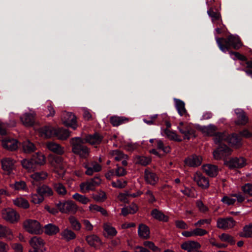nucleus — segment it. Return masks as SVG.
I'll use <instances>...</instances> for the list:
<instances>
[{
	"mask_svg": "<svg viewBox=\"0 0 252 252\" xmlns=\"http://www.w3.org/2000/svg\"><path fill=\"white\" fill-rule=\"evenodd\" d=\"M86 142L81 137H76L70 140L72 152L81 158L86 159L90 156V149L85 145Z\"/></svg>",
	"mask_w": 252,
	"mask_h": 252,
	"instance_id": "1",
	"label": "nucleus"
},
{
	"mask_svg": "<svg viewBox=\"0 0 252 252\" xmlns=\"http://www.w3.org/2000/svg\"><path fill=\"white\" fill-rule=\"evenodd\" d=\"M178 129L181 134L183 135L184 139L189 140L191 137H195V129L191 124L180 122Z\"/></svg>",
	"mask_w": 252,
	"mask_h": 252,
	"instance_id": "2",
	"label": "nucleus"
},
{
	"mask_svg": "<svg viewBox=\"0 0 252 252\" xmlns=\"http://www.w3.org/2000/svg\"><path fill=\"white\" fill-rule=\"evenodd\" d=\"M25 229L30 233L39 234L42 232L40 223L35 220H27L23 222Z\"/></svg>",
	"mask_w": 252,
	"mask_h": 252,
	"instance_id": "3",
	"label": "nucleus"
},
{
	"mask_svg": "<svg viewBox=\"0 0 252 252\" xmlns=\"http://www.w3.org/2000/svg\"><path fill=\"white\" fill-rule=\"evenodd\" d=\"M101 183V180L99 177H94L85 182L82 183L80 185V190L83 193L88 192L90 190H94Z\"/></svg>",
	"mask_w": 252,
	"mask_h": 252,
	"instance_id": "4",
	"label": "nucleus"
},
{
	"mask_svg": "<svg viewBox=\"0 0 252 252\" xmlns=\"http://www.w3.org/2000/svg\"><path fill=\"white\" fill-rule=\"evenodd\" d=\"M52 166L54 168V171L58 173L60 176H63L65 173V164L61 157H55L50 161Z\"/></svg>",
	"mask_w": 252,
	"mask_h": 252,
	"instance_id": "5",
	"label": "nucleus"
},
{
	"mask_svg": "<svg viewBox=\"0 0 252 252\" xmlns=\"http://www.w3.org/2000/svg\"><path fill=\"white\" fill-rule=\"evenodd\" d=\"M62 121L67 126L72 127L73 129L77 128V125L76 116L72 113L64 112L63 113Z\"/></svg>",
	"mask_w": 252,
	"mask_h": 252,
	"instance_id": "6",
	"label": "nucleus"
},
{
	"mask_svg": "<svg viewBox=\"0 0 252 252\" xmlns=\"http://www.w3.org/2000/svg\"><path fill=\"white\" fill-rule=\"evenodd\" d=\"M1 215L4 220L11 223L17 222L20 218L19 214L15 210L9 208L3 210Z\"/></svg>",
	"mask_w": 252,
	"mask_h": 252,
	"instance_id": "7",
	"label": "nucleus"
},
{
	"mask_svg": "<svg viewBox=\"0 0 252 252\" xmlns=\"http://www.w3.org/2000/svg\"><path fill=\"white\" fill-rule=\"evenodd\" d=\"M224 164L230 169L241 168L246 164L245 158L242 157L232 158L228 160H225Z\"/></svg>",
	"mask_w": 252,
	"mask_h": 252,
	"instance_id": "8",
	"label": "nucleus"
},
{
	"mask_svg": "<svg viewBox=\"0 0 252 252\" xmlns=\"http://www.w3.org/2000/svg\"><path fill=\"white\" fill-rule=\"evenodd\" d=\"M109 154L115 161H121L123 166L127 165V160L129 159V157L122 151L119 150H112L110 152Z\"/></svg>",
	"mask_w": 252,
	"mask_h": 252,
	"instance_id": "9",
	"label": "nucleus"
},
{
	"mask_svg": "<svg viewBox=\"0 0 252 252\" xmlns=\"http://www.w3.org/2000/svg\"><path fill=\"white\" fill-rule=\"evenodd\" d=\"M235 224L236 221L232 217L219 218L217 221V227L224 230L233 228Z\"/></svg>",
	"mask_w": 252,
	"mask_h": 252,
	"instance_id": "10",
	"label": "nucleus"
},
{
	"mask_svg": "<svg viewBox=\"0 0 252 252\" xmlns=\"http://www.w3.org/2000/svg\"><path fill=\"white\" fill-rule=\"evenodd\" d=\"M193 180L202 189H206L209 187L208 179L200 172H196L194 174Z\"/></svg>",
	"mask_w": 252,
	"mask_h": 252,
	"instance_id": "11",
	"label": "nucleus"
},
{
	"mask_svg": "<svg viewBox=\"0 0 252 252\" xmlns=\"http://www.w3.org/2000/svg\"><path fill=\"white\" fill-rule=\"evenodd\" d=\"M231 150L226 145H224L218 148L213 152V156L216 159H220L231 154Z\"/></svg>",
	"mask_w": 252,
	"mask_h": 252,
	"instance_id": "12",
	"label": "nucleus"
},
{
	"mask_svg": "<svg viewBox=\"0 0 252 252\" xmlns=\"http://www.w3.org/2000/svg\"><path fill=\"white\" fill-rule=\"evenodd\" d=\"M144 179L147 184L152 186L156 185L158 181V175L148 168L144 171Z\"/></svg>",
	"mask_w": 252,
	"mask_h": 252,
	"instance_id": "13",
	"label": "nucleus"
},
{
	"mask_svg": "<svg viewBox=\"0 0 252 252\" xmlns=\"http://www.w3.org/2000/svg\"><path fill=\"white\" fill-rule=\"evenodd\" d=\"M15 161L10 158H5L1 160L2 169L7 174H10L15 169Z\"/></svg>",
	"mask_w": 252,
	"mask_h": 252,
	"instance_id": "14",
	"label": "nucleus"
},
{
	"mask_svg": "<svg viewBox=\"0 0 252 252\" xmlns=\"http://www.w3.org/2000/svg\"><path fill=\"white\" fill-rule=\"evenodd\" d=\"M202 161V157L196 155L188 157L184 161L186 165L192 167H196L200 165Z\"/></svg>",
	"mask_w": 252,
	"mask_h": 252,
	"instance_id": "15",
	"label": "nucleus"
},
{
	"mask_svg": "<svg viewBox=\"0 0 252 252\" xmlns=\"http://www.w3.org/2000/svg\"><path fill=\"white\" fill-rule=\"evenodd\" d=\"M103 137L98 133L94 134H90L85 136L83 139L86 143H88L92 145H97L101 143Z\"/></svg>",
	"mask_w": 252,
	"mask_h": 252,
	"instance_id": "16",
	"label": "nucleus"
},
{
	"mask_svg": "<svg viewBox=\"0 0 252 252\" xmlns=\"http://www.w3.org/2000/svg\"><path fill=\"white\" fill-rule=\"evenodd\" d=\"M84 167L86 169L85 173L89 176L92 175L94 172H99L101 170V166L96 161L85 163Z\"/></svg>",
	"mask_w": 252,
	"mask_h": 252,
	"instance_id": "17",
	"label": "nucleus"
},
{
	"mask_svg": "<svg viewBox=\"0 0 252 252\" xmlns=\"http://www.w3.org/2000/svg\"><path fill=\"white\" fill-rule=\"evenodd\" d=\"M201 246L199 243L196 241H189L183 243L181 245L182 249L187 251L188 252H194L198 251Z\"/></svg>",
	"mask_w": 252,
	"mask_h": 252,
	"instance_id": "18",
	"label": "nucleus"
},
{
	"mask_svg": "<svg viewBox=\"0 0 252 252\" xmlns=\"http://www.w3.org/2000/svg\"><path fill=\"white\" fill-rule=\"evenodd\" d=\"M226 141L230 146L236 148L242 145L241 137L235 133L227 135Z\"/></svg>",
	"mask_w": 252,
	"mask_h": 252,
	"instance_id": "19",
	"label": "nucleus"
},
{
	"mask_svg": "<svg viewBox=\"0 0 252 252\" xmlns=\"http://www.w3.org/2000/svg\"><path fill=\"white\" fill-rule=\"evenodd\" d=\"M29 243L34 250H43L44 249H44L45 243L41 237L38 236L33 237L30 240Z\"/></svg>",
	"mask_w": 252,
	"mask_h": 252,
	"instance_id": "20",
	"label": "nucleus"
},
{
	"mask_svg": "<svg viewBox=\"0 0 252 252\" xmlns=\"http://www.w3.org/2000/svg\"><path fill=\"white\" fill-rule=\"evenodd\" d=\"M237 115V120L235 123L238 125H245L248 122V117L245 112L240 109H237L235 111Z\"/></svg>",
	"mask_w": 252,
	"mask_h": 252,
	"instance_id": "21",
	"label": "nucleus"
},
{
	"mask_svg": "<svg viewBox=\"0 0 252 252\" xmlns=\"http://www.w3.org/2000/svg\"><path fill=\"white\" fill-rule=\"evenodd\" d=\"M217 43L221 51L226 52L230 49V42L228 41V37L227 38H216Z\"/></svg>",
	"mask_w": 252,
	"mask_h": 252,
	"instance_id": "22",
	"label": "nucleus"
},
{
	"mask_svg": "<svg viewBox=\"0 0 252 252\" xmlns=\"http://www.w3.org/2000/svg\"><path fill=\"white\" fill-rule=\"evenodd\" d=\"M47 148L51 151L61 155L64 153V149L60 145L54 142H49L46 143Z\"/></svg>",
	"mask_w": 252,
	"mask_h": 252,
	"instance_id": "23",
	"label": "nucleus"
},
{
	"mask_svg": "<svg viewBox=\"0 0 252 252\" xmlns=\"http://www.w3.org/2000/svg\"><path fill=\"white\" fill-rule=\"evenodd\" d=\"M203 171L208 176L211 177H215L218 173V169L217 166L212 164H206L202 166Z\"/></svg>",
	"mask_w": 252,
	"mask_h": 252,
	"instance_id": "24",
	"label": "nucleus"
},
{
	"mask_svg": "<svg viewBox=\"0 0 252 252\" xmlns=\"http://www.w3.org/2000/svg\"><path fill=\"white\" fill-rule=\"evenodd\" d=\"M3 148L10 151H14L18 148V141L16 139H5L2 142Z\"/></svg>",
	"mask_w": 252,
	"mask_h": 252,
	"instance_id": "25",
	"label": "nucleus"
},
{
	"mask_svg": "<svg viewBox=\"0 0 252 252\" xmlns=\"http://www.w3.org/2000/svg\"><path fill=\"white\" fill-rule=\"evenodd\" d=\"M56 128L51 126H46L40 129V133L42 136L45 138H50L55 135Z\"/></svg>",
	"mask_w": 252,
	"mask_h": 252,
	"instance_id": "26",
	"label": "nucleus"
},
{
	"mask_svg": "<svg viewBox=\"0 0 252 252\" xmlns=\"http://www.w3.org/2000/svg\"><path fill=\"white\" fill-rule=\"evenodd\" d=\"M37 193L40 194L42 196H51L53 195L54 192L51 188L46 185H43L36 189Z\"/></svg>",
	"mask_w": 252,
	"mask_h": 252,
	"instance_id": "27",
	"label": "nucleus"
},
{
	"mask_svg": "<svg viewBox=\"0 0 252 252\" xmlns=\"http://www.w3.org/2000/svg\"><path fill=\"white\" fill-rule=\"evenodd\" d=\"M176 108L178 111L179 114L181 116H185L186 117H189V115L185 108V103L178 99H175Z\"/></svg>",
	"mask_w": 252,
	"mask_h": 252,
	"instance_id": "28",
	"label": "nucleus"
},
{
	"mask_svg": "<svg viewBox=\"0 0 252 252\" xmlns=\"http://www.w3.org/2000/svg\"><path fill=\"white\" fill-rule=\"evenodd\" d=\"M110 121L113 126H118L122 124L127 123L129 121V119L123 116H114L110 118Z\"/></svg>",
	"mask_w": 252,
	"mask_h": 252,
	"instance_id": "29",
	"label": "nucleus"
},
{
	"mask_svg": "<svg viewBox=\"0 0 252 252\" xmlns=\"http://www.w3.org/2000/svg\"><path fill=\"white\" fill-rule=\"evenodd\" d=\"M138 233L139 236L143 239H148L150 237V230L149 227L144 224L139 225Z\"/></svg>",
	"mask_w": 252,
	"mask_h": 252,
	"instance_id": "30",
	"label": "nucleus"
},
{
	"mask_svg": "<svg viewBox=\"0 0 252 252\" xmlns=\"http://www.w3.org/2000/svg\"><path fill=\"white\" fill-rule=\"evenodd\" d=\"M32 160L33 161L34 165H43L46 162L45 157L43 154L41 153L37 152L35 155H33L32 158Z\"/></svg>",
	"mask_w": 252,
	"mask_h": 252,
	"instance_id": "31",
	"label": "nucleus"
},
{
	"mask_svg": "<svg viewBox=\"0 0 252 252\" xmlns=\"http://www.w3.org/2000/svg\"><path fill=\"white\" fill-rule=\"evenodd\" d=\"M70 136L69 131L63 128H57L55 136L60 140H66Z\"/></svg>",
	"mask_w": 252,
	"mask_h": 252,
	"instance_id": "32",
	"label": "nucleus"
},
{
	"mask_svg": "<svg viewBox=\"0 0 252 252\" xmlns=\"http://www.w3.org/2000/svg\"><path fill=\"white\" fill-rule=\"evenodd\" d=\"M23 151L25 153H31L34 152L36 149V146L34 143L27 140L22 143Z\"/></svg>",
	"mask_w": 252,
	"mask_h": 252,
	"instance_id": "33",
	"label": "nucleus"
},
{
	"mask_svg": "<svg viewBox=\"0 0 252 252\" xmlns=\"http://www.w3.org/2000/svg\"><path fill=\"white\" fill-rule=\"evenodd\" d=\"M228 41L230 42V47H232L235 49H238L242 46L240 38L237 36L233 35L228 36Z\"/></svg>",
	"mask_w": 252,
	"mask_h": 252,
	"instance_id": "34",
	"label": "nucleus"
},
{
	"mask_svg": "<svg viewBox=\"0 0 252 252\" xmlns=\"http://www.w3.org/2000/svg\"><path fill=\"white\" fill-rule=\"evenodd\" d=\"M151 215L154 219L159 221L166 222L168 220V217L165 215L162 212L157 209L153 210Z\"/></svg>",
	"mask_w": 252,
	"mask_h": 252,
	"instance_id": "35",
	"label": "nucleus"
},
{
	"mask_svg": "<svg viewBox=\"0 0 252 252\" xmlns=\"http://www.w3.org/2000/svg\"><path fill=\"white\" fill-rule=\"evenodd\" d=\"M65 205V213L66 214L72 213L75 214L78 209V207L76 204L72 201L68 200L66 201Z\"/></svg>",
	"mask_w": 252,
	"mask_h": 252,
	"instance_id": "36",
	"label": "nucleus"
},
{
	"mask_svg": "<svg viewBox=\"0 0 252 252\" xmlns=\"http://www.w3.org/2000/svg\"><path fill=\"white\" fill-rule=\"evenodd\" d=\"M53 187L58 194L60 196H63L67 193L65 187L61 183H54L53 184Z\"/></svg>",
	"mask_w": 252,
	"mask_h": 252,
	"instance_id": "37",
	"label": "nucleus"
},
{
	"mask_svg": "<svg viewBox=\"0 0 252 252\" xmlns=\"http://www.w3.org/2000/svg\"><path fill=\"white\" fill-rule=\"evenodd\" d=\"M44 228L45 233L48 235L56 234L60 231L59 227L52 223L45 225Z\"/></svg>",
	"mask_w": 252,
	"mask_h": 252,
	"instance_id": "38",
	"label": "nucleus"
},
{
	"mask_svg": "<svg viewBox=\"0 0 252 252\" xmlns=\"http://www.w3.org/2000/svg\"><path fill=\"white\" fill-rule=\"evenodd\" d=\"M21 121L26 126H31L34 123V117L29 113H26L20 118Z\"/></svg>",
	"mask_w": 252,
	"mask_h": 252,
	"instance_id": "39",
	"label": "nucleus"
},
{
	"mask_svg": "<svg viewBox=\"0 0 252 252\" xmlns=\"http://www.w3.org/2000/svg\"><path fill=\"white\" fill-rule=\"evenodd\" d=\"M31 178L35 181H41L45 180L48 177V173L45 171L36 172L30 175Z\"/></svg>",
	"mask_w": 252,
	"mask_h": 252,
	"instance_id": "40",
	"label": "nucleus"
},
{
	"mask_svg": "<svg viewBox=\"0 0 252 252\" xmlns=\"http://www.w3.org/2000/svg\"><path fill=\"white\" fill-rule=\"evenodd\" d=\"M86 240L88 244L92 247H95L100 243L99 238L95 235L87 236Z\"/></svg>",
	"mask_w": 252,
	"mask_h": 252,
	"instance_id": "41",
	"label": "nucleus"
},
{
	"mask_svg": "<svg viewBox=\"0 0 252 252\" xmlns=\"http://www.w3.org/2000/svg\"><path fill=\"white\" fill-rule=\"evenodd\" d=\"M89 210L93 213L100 212L103 216H107V211L104 208L96 204H91L89 206Z\"/></svg>",
	"mask_w": 252,
	"mask_h": 252,
	"instance_id": "42",
	"label": "nucleus"
},
{
	"mask_svg": "<svg viewBox=\"0 0 252 252\" xmlns=\"http://www.w3.org/2000/svg\"><path fill=\"white\" fill-rule=\"evenodd\" d=\"M103 228L109 236L114 237L117 233L116 229L113 227L110 223H104L103 225Z\"/></svg>",
	"mask_w": 252,
	"mask_h": 252,
	"instance_id": "43",
	"label": "nucleus"
},
{
	"mask_svg": "<svg viewBox=\"0 0 252 252\" xmlns=\"http://www.w3.org/2000/svg\"><path fill=\"white\" fill-rule=\"evenodd\" d=\"M10 186L16 190L27 191L28 190V187L26 183L23 181H16L14 184H11Z\"/></svg>",
	"mask_w": 252,
	"mask_h": 252,
	"instance_id": "44",
	"label": "nucleus"
},
{
	"mask_svg": "<svg viewBox=\"0 0 252 252\" xmlns=\"http://www.w3.org/2000/svg\"><path fill=\"white\" fill-rule=\"evenodd\" d=\"M13 203L15 205L24 209H27L30 207L28 200L22 197L15 199L13 200Z\"/></svg>",
	"mask_w": 252,
	"mask_h": 252,
	"instance_id": "45",
	"label": "nucleus"
},
{
	"mask_svg": "<svg viewBox=\"0 0 252 252\" xmlns=\"http://www.w3.org/2000/svg\"><path fill=\"white\" fill-rule=\"evenodd\" d=\"M21 162L23 168L27 169L28 171H33L35 169L36 167L32 159L30 160L24 159L21 160Z\"/></svg>",
	"mask_w": 252,
	"mask_h": 252,
	"instance_id": "46",
	"label": "nucleus"
},
{
	"mask_svg": "<svg viewBox=\"0 0 252 252\" xmlns=\"http://www.w3.org/2000/svg\"><path fill=\"white\" fill-rule=\"evenodd\" d=\"M137 210V206L135 204H133L129 206L123 208L122 209L121 214L123 216H126L129 214H134L136 213Z\"/></svg>",
	"mask_w": 252,
	"mask_h": 252,
	"instance_id": "47",
	"label": "nucleus"
},
{
	"mask_svg": "<svg viewBox=\"0 0 252 252\" xmlns=\"http://www.w3.org/2000/svg\"><path fill=\"white\" fill-rule=\"evenodd\" d=\"M61 235L63 239L67 241H69L76 238V234L75 233L68 229H65L61 233Z\"/></svg>",
	"mask_w": 252,
	"mask_h": 252,
	"instance_id": "48",
	"label": "nucleus"
},
{
	"mask_svg": "<svg viewBox=\"0 0 252 252\" xmlns=\"http://www.w3.org/2000/svg\"><path fill=\"white\" fill-rule=\"evenodd\" d=\"M217 127L214 125H209L207 126H204L202 128L203 133L207 135L214 136L216 133Z\"/></svg>",
	"mask_w": 252,
	"mask_h": 252,
	"instance_id": "49",
	"label": "nucleus"
},
{
	"mask_svg": "<svg viewBox=\"0 0 252 252\" xmlns=\"http://www.w3.org/2000/svg\"><path fill=\"white\" fill-rule=\"evenodd\" d=\"M72 198L83 204H87L90 201V199L85 195H81L78 193L74 194Z\"/></svg>",
	"mask_w": 252,
	"mask_h": 252,
	"instance_id": "50",
	"label": "nucleus"
},
{
	"mask_svg": "<svg viewBox=\"0 0 252 252\" xmlns=\"http://www.w3.org/2000/svg\"><path fill=\"white\" fill-rule=\"evenodd\" d=\"M69 221L73 230L79 231L81 229V224L75 217L70 216L69 218Z\"/></svg>",
	"mask_w": 252,
	"mask_h": 252,
	"instance_id": "51",
	"label": "nucleus"
},
{
	"mask_svg": "<svg viewBox=\"0 0 252 252\" xmlns=\"http://www.w3.org/2000/svg\"><path fill=\"white\" fill-rule=\"evenodd\" d=\"M135 159L136 164H141L143 166H146L151 162V159L149 157L137 156Z\"/></svg>",
	"mask_w": 252,
	"mask_h": 252,
	"instance_id": "52",
	"label": "nucleus"
},
{
	"mask_svg": "<svg viewBox=\"0 0 252 252\" xmlns=\"http://www.w3.org/2000/svg\"><path fill=\"white\" fill-rule=\"evenodd\" d=\"M92 197L95 201L100 202L104 201L107 198L106 193L102 190H99L97 193L93 194Z\"/></svg>",
	"mask_w": 252,
	"mask_h": 252,
	"instance_id": "53",
	"label": "nucleus"
},
{
	"mask_svg": "<svg viewBox=\"0 0 252 252\" xmlns=\"http://www.w3.org/2000/svg\"><path fill=\"white\" fill-rule=\"evenodd\" d=\"M207 13L211 18L213 22L218 20H221L220 13L219 12L214 11L212 7H210L208 10Z\"/></svg>",
	"mask_w": 252,
	"mask_h": 252,
	"instance_id": "54",
	"label": "nucleus"
},
{
	"mask_svg": "<svg viewBox=\"0 0 252 252\" xmlns=\"http://www.w3.org/2000/svg\"><path fill=\"white\" fill-rule=\"evenodd\" d=\"M241 236L246 238L252 237V223L244 227Z\"/></svg>",
	"mask_w": 252,
	"mask_h": 252,
	"instance_id": "55",
	"label": "nucleus"
},
{
	"mask_svg": "<svg viewBox=\"0 0 252 252\" xmlns=\"http://www.w3.org/2000/svg\"><path fill=\"white\" fill-rule=\"evenodd\" d=\"M227 136L225 133H216L214 135V142L216 144H219L222 142L223 141H226Z\"/></svg>",
	"mask_w": 252,
	"mask_h": 252,
	"instance_id": "56",
	"label": "nucleus"
},
{
	"mask_svg": "<svg viewBox=\"0 0 252 252\" xmlns=\"http://www.w3.org/2000/svg\"><path fill=\"white\" fill-rule=\"evenodd\" d=\"M44 200V197L40 194L34 193L31 195V201L34 204H40Z\"/></svg>",
	"mask_w": 252,
	"mask_h": 252,
	"instance_id": "57",
	"label": "nucleus"
},
{
	"mask_svg": "<svg viewBox=\"0 0 252 252\" xmlns=\"http://www.w3.org/2000/svg\"><path fill=\"white\" fill-rule=\"evenodd\" d=\"M219 238L221 241L228 242L231 245H234L235 244V241L233 237L228 234L223 233L219 236Z\"/></svg>",
	"mask_w": 252,
	"mask_h": 252,
	"instance_id": "58",
	"label": "nucleus"
},
{
	"mask_svg": "<svg viewBox=\"0 0 252 252\" xmlns=\"http://www.w3.org/2000/svg\"><path fill=\"white\" fill-rule=\"evenodd\" d=\"M116 169L115 171V175L118 177L124 176L127 173L126 169L121 166L119 164H116Z\"/></svg>",
	"mask_w": 252,
	"mask_h": 252,
	"instance_id": "59",
	"label": "nucleus"
},
{
	"mask_svg": "<svg viewBox=\"0 0 252 252\" xmlns=\"http://www.w3.org/2000/svg\"><path fill=\"white\" fill-rule=\"evenodd\" d=\"M233 196H232V195L230 196H224L221 198V201L222 203L227 204V205H233L236 201V199L233 198Z\"/></svg>",
	"mask_w": 252,
	"mask_h": 252,
	"instance_id": "60",
	"label": "nucleus"
},
{
	"mask_svg": "<svg viewBox=\"0 0 252 252\" xmlns=\"http://www.w3.org/2000/svg\"><path fill=\"white\" fill-rule=\"evenodd\" d=\"M157 147L158 149L161 150L165 153H169L170 152V147L169 146H165L163 142L160 140H157Z\"/></svg>",
	"mask_w": 252,
	"mask_h": 252,
	"instance_id": "61",
	"label": "nucleus"
},
{
	"mask_svg": "<svg viewBox=\"0 0 252 252\" xmlns=\"http://www.w3.org/2000/svg\"><path fill=\"white\" fill-rule=\"evenodd\" d=\"M143 244L145 247L149 248L154 252H160V249L158 247H157L154 243L151 241H145L144 242Z\"/></svg>",
	"mask_w": 252,
	"mask_h": 252,
	"instance_id": "62",
	"label": "nucleus"
},
{
	"mask_svg": "<svg viewBox=\"0 0 252 252\" xmlns=\"http://www.w3.org/2000/svg\"><path fill=\"white\" fill-rule=\"evenodd\" d=\"M167 136L171 140H174L177 141H181V139L178 138V135L175 132L168 129H165L164 131Z\"/></svg>",
	"mask_w": 252,
	"mask_h": 252,
	"instance_id": "63",
	"label": "nucleus"
},
{
	"mask_svg": "<svg viewBox=\"0 0 252 252\" xmlns=\"http://www.w3.org/2000/svg\"><path fill=\"white\" fill-rule=\"evenodd\" d=\"M243 192L250 196H252V184L247 183L242 187Z\"/></svg>",
	"mask_w": 252,
	"mask_h": 252,
	"instance_id": "64",
	"label": "nucleus"
}]
</instances>
